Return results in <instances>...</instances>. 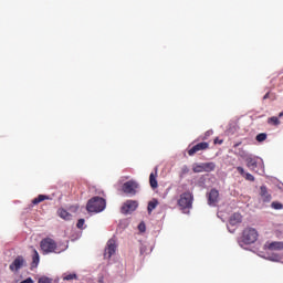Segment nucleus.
<instances>
[{
  "instance_id": "a211bd4d",
  "label": "nucleus",
  "mask_w": 283,
  "mask_h": 283,
  "mask_svg": "<svg viewBox=\"0 0 283 283\" xmlns=\"http://www.w3.org/2000/svg\"><path fill=\"white\" fill-rule=\"evenodd\" d=\"M50 196L48 195H39L36 198L32 200V205H40V202H43L45 200H51Z\"/></svg>"
},
{
  "instance_id": "f8f14e48",
  "label": "nucleus",
  "mask_w": 283,
  "mask_h": 283,
  "mask_svg": "<svg viewBox=\"0 0 283 283\" xmlns=\"http://www.w3.org/2000/svg\"><path fill=\"white\" fill-rule=\"evenodd\" d=\"M237 171L249 182H255V177L251 175V172H245L244 168H242L241 166L237 167Z\"/></svg>"
},
{
  "instance_id": "0eeeda50",
  "label": "nucleus",
  "mask_w": 283,
  "mask_h": 283,
  "mask_svg": "<svg viewBox=\"0 0 283 283\" xmlns=\"http://www.w3.org/2000/svg\"><path fill=\"white\" fill-rule=\"evenodd\" d=\"M122 189H123L124 193H128L130 196H136V190L138 189V184L134 180H129L123 185Z\"/></svg>"
},
{
  "instance_id": "4c0bfd02",
  "label": "nucleus",
  "mask_w": 283,
  "mask_h": 283,
  "mask_svg": "<svg viewBox=\"0 0 283 283\" xmlns=\"http://www.w3.org/2000/svg\"><path fill=\"white\" fill-rule=\"evenodd\" d=\"M282 116H283V112L279 114V117H280V118H282Z\"/></svg>"
},
{
  "instance_id": "9d476101",
  "label": "nucleus",
  "mask_w": 283,
  "mask_h": 283,
  "mask_svg": "<svg viewBox=\"0 0 283 283\" xmlns=\"http://www.w3.org/2000/svg\"><path fill=\"white\" fill-rule=\"evenodd\" d=\"M25 265V259L23 256H18L14 259L12 264L9 266L10 271H19V269H22V266Z\"/></svg>"
},
{
  "instance_id": "20e7f679",
  "label": "nucleus",
  "mask_w": 283,
  "mask_h": 283,
  "mask_svg": "<svg viewBox=\"0 0 283 283\" xmlns=\"http://www.w3.org/2000/svg\"><path fill=\"white\" fill-rule=\"evenodd\" d=\"M177 205L182 211H185V209H191V207H193V193L190 191L181 193Z\"/></svg>"
},
{
  "instance_id": "f3484780",
  "label": "nucleus",
  "mask_w": 283,
  "mask_h": 283,
  "mask_svg": "<svg viewBox=\"0 0 283 283\" xmlns=\"http://www.w3.org/2000/svg\"><path fill=\"white\" fill-rule=\"evenodd\" d=\"M57 214L62 218V220H72V214L63 208L57 210Z\"/></svg>"
},
{
  "instance_id": "4be33fe9",
  "label": "nucleus",
  "mask_w": 283,
  "mask_h": 283,
  "mask_svg": "<svg viewBox=\"0 0 283 283\" xmlns=\"http://www.w3.org/2000/svg\"><path fill=\"white\" fill-rule=\"evenodd\" d=\"M62 279L66 282H72V280H78V276L76 275V273H71V274H63Z\"/></svg>"
},
{
  "instance_id": "a878e982",
  "label": "nucleus",
  "mask_w": 283,
  "mask_h": 283,
  "mask_svg": "<svg viewBox=\"0 0 283 283\" xmlns=\"http://www.w3.org/2000/svg\"><path fill=\"white\" fill-rule=\"evenodd\" d=\"M237 155L240 156V158H242V159L245 160V161H247V158H249V157L251 156V155H249V153H247L244 149H240Z\"/></svg>"
},
{
  "instance_id": "dca6fc26",
  "label": "nucleus",
  "mask_w": 283,
  "mask_h": 283,
  "mask_svg": "<svg viewBox=\"0 0 283 283\" xmlns=\"http://www.w3.org/2000/svg\"><path fill=\"white\" fill-rule=\"evenodd\" d=\"M241 222H242V214H240L239 212H235V213H233V214L230 217L229 223H230L232 227H235V224H240Z\"/></svg>"
},
{
  "instance_id": "9b49d317",
  "label": "nucleus",
  "mask_w": 283,
  "mask_h": 283,
  "mask_svg": "<svg viewBox=\"0 0 283 283\" xmlns=\"http://www.w3.org/2000/svg\"><path fill=\"white\" fill-rule=\"evenodd\" d=\"M220 200V192L217 189H211L208 193V205H217Z\"/></svg>"
},
{
  "instance_id": "473e14b6",
  "label": "nucleus",
  "mask_w": 283,
  "mask_h": 283,
  "mask_svg": "<svg viewBox=\"0 0 283 283\" xmlns=\"http://www.w3.org/2000/svg\"><path fill=\"white\" fill-rule=\"evenodd\" d=\"M222 143H223L222 139H218V138L214 139V145H222Z\"/></svg>"
},
{
  "instance_id": "e433bc0d",
  "label": "nucleus",
  "mask_w": 283,
  "mask_h": 283,
  "mask_svg": "<svg viewBox=\"0 0 283 283\" xmlns=\"http://www.w3.org/2000/svg\"><path fill=\"white\" fill-rule=\"evenodd\" d=\"M240 145H242V143H237V144H234L233 147H234V148H235V147H240Z\"/></svg>"
},
{
  "instance_id": "bb28decb",
  "label": "nucleus",
  "mask_w": 283,
  "mask_h": 283,
  "mask_svg": "<svg viewBox=\"0 0 283 283\" xmlns=\"http://www.w3.org/2000/svg\"><path fill=\"white\" fill-rule=\"evenodd\" d=\"M271 207H272V209H275V210L283 209V205L280 203V202H277V201H273V202L271 203Z\"/></svg>"
},
{
  "instance_id": "7ed1b4c3",
  "label": "nucleus",
  "mask_w": 283,
  "mask_h": 283,
  "mask_svg": "<svg viewBox=\"0 0 283 283\" xmlns=\"http://www.w3.org/2000/svg\"><path fill=\"white\" fill-rule=\"evenodd\" d=\"M260 234L255 228L248 227L242 231L241 242L243 244H255Z\"/></svg>"
},
{
  "instance_id": "f704fd0d",
  "label": "nucleus",
  "mask_w": 283,
  "mask_h": 283,
  "mask_svg": "<svg viewBox=\"0 0 283 283\" xmlns=\"http://www.w3.org/2000/svg\"><path fill=\"white\" fill-rule=\"evenodd\" d=\"M139 231H145V224H139Z\"/></svg>"
},
{
  "instance_id": "39448f33",
  "label": "nucleus",
  "mask_w": 283,
  "mask_h": 283,
  "mask_svg": "<svg viewBox=\"0 0 283 283\" xmlns=\"http://www.w3.org/2000/svg\"><path fill=\"white\" fill-rule=\"evenodd\" d=\"M116 240L111 239L107 241V247L104 250V258L105 260H109V258H112V255H114L116 253Z\"/></svg>"
},
{
  "instance_id": "4468645a",
  "label": "nucleus",
  "mask_w": 283,
  "mask_h": 283,
  "mask_svg": "<svg viewBox=\"0 0 283 283\" xmlns=\"http://www.w3.org/2000/svg\"><path fill=\"white\" fill-rule=\"evenodd\" d=\"M260 196L263 200V202H269L271 200V193H269V189L266 186H261L260 187Z\"/></svg>"
},
{
  "instance_id": "2eb2a0df",
  "label": "nucleus",
  "mask_w": 283,
  "mask_h": 283,
  "mask_svg": "<svg viewBox=\"0 0 283 283\" xmlns=\"http://www.w3.org/2000/svg\"><path fill=\"white\" fill-rule=\"evenodd\" d=\"M269 251H282L283 250V242L282 241H274L266 244Z\"/></svg>"
},
{
  "instance_id": "c9c22d12",
  "label": "nucleus",
  "mask_w": 283,
  "mask_h": 283,
  "mask_svg": "<svg viewBox=\"0 0 283 283\" xmlns=\"http://www.w3.org/2000/svg\"><path fill=\"white\" fill-rule=\"evenodd\" d=\"M240 145H242V143H237V144H234L233 147H234V148H235V147H240Z\"/></svg>"
},
{
  "instance_id": "7c9ffc66",
  "label": "nucleus",
  "mask_w": 283,
  "mask_h": 283,
  "mask_svg": "<svg viewBox=\"0 0 283 283\" xmlns=\"http://www.w3.org/2000/svg\"><path fill=\"white\" fill-rule=\"evenodd\" d=\"M187 174H189V167L184 166V167L181 168V176H187Z\"/></svg>"
},
{
  "instance_id": "c85d7f7f",
  "label": "nucleus",
  "mask_w": 283,
  "mask_h": 283,
  "mask_svg": "<svg viewBox=\"0 0 283 283\" xmlns=\"http://www.w3.org/2000/svg\"><path fill=\"white\" fill-rule=\"evenodd\" d=\"M84 226H85V219H78L76 223L77 229H83Z\"/></svg>"
},
{
  "instance_id": "cd10ccee",
  "label": "nucleus",
  "mask_w": 283,
  "mask_h": 283,
  "mask_svg": "<svg viewBox=\"0 0 283 283\" xmlns=\"http://www.w3.org/2000/svg\"><path fill=\"white\" fill-rule=\"evenodd\" d=\"M38 283H52V279L48 276H42L39 279Z\"/></svg>"
},
{
  "instance_id": "aec40b11",
  "label": "nucleus",
  "mask_w": 283,
  "mask_h": 283,
  "mask_svg": "<svg viewBox=\"0 0 283 283\" xmlns=\"http://www.w3.org/2000/svg\"><path fill=\"white\" fill-rule=\"evenodd\" d=\"M203 171H216V163L210 161V163H203Z\"/></svg>"
},
{
  "instance_id": "412c9836",
  "label": "nucleus",
  "mask_w": 283,
  "mask_h": 283,
  "mask_svg": "<svg viewBox=\"0 0 283 283\" xmlns=\"http://www.w3.org/2000/svg\"><path fill=\"white\" fill-rule=\"evenodd\" d=\"M158 207V200L157 199H153L151 201L148 202V213H151V211H154V209H156Z\"/></svg>"
},
{
  "instance_id": "ddd939ff",
  "label": "nucleus",
  "mask_w": 283,
  "mask_h": 283,
  "mask_svg": "<svg viewBox=\"0 0 283 283\" xmlns=\"http://www.w3.org/2000/svg\"><path fill=\"white\" fill-rule=\"evenodd\" d=\"M158 168H155V172L149 175V185L151 189H158Z\"/></svg>"
},
{
  "instance_id": "393cba45",
  "label": "nucleus",
  "mask_w": 283,
  "mask_h": 283,
  "mask_svg": "<svg viewBox=\"0 0 283 283\" xmlns=\"http://www.w3.org/2000/svg\"><path fill=\"white\" fill-rule=\"evenodd\" d=\"M266 138H268L266 133H260L259 135H256L255 140L258 143H264V140H266Z\"/></svg>"
},
{
  "instance_id": "6ab92c4d",
  "label": "nucleus",
  "mask_w": 283,
  "mask_h": 283,
  "mask_svg": "<svg viewBox=\"0 0 283 283\" xmlns=\"http://www.w3.org/2000/svg\"><path fill=\"white\" fill-rule=\"evenodd\" d=\"M39 262H40L39 251L33 250V256H32V263H31L32 269H36V266H39Z\"/></svg>"
},
{
  "instance_id": "2f4dec72",
  "label": "nucleus",
  "mask_w": 283,
  "mask_h": 283,
  "mask_svg": "<svg viewBox=\"0 0 283 283\" xmlns=\"http://www.w3.org/2000/svg\"><path fill=\"white\" fill-rule=\"evenodd\" d=\"M21 283H34V280H32V277H28L23 280Z\"/></svg>"
},
{
  "instance_id": "f257e3e1",
  "label": "nucleus",
  "mask_w": 283,
  "mask_h": 283,
  "mask_svg": "<svg viewBox=\"0 0 283 283\" xmlns=\"http://www.w3.org/2000/svg\"><path fill=\"white\" fill-rule=\"evenodd\" d=\"M40 249L43 255H48L49 253H63L67 249V245L57 244L54 239L48 237L41 240Z\"/></svg>"
},
{
  "instance_id": "f03ea898",
  "label": "nucleus",
  "mask_w": 283,
  "mask_h": 283,
  "mask_svg": "<svg viewBox=\"0 0 283 283\" xmlns=\"http://www.w3.org/2000/svg\"><path fill=\"white\" fill-rule=\"evenodd\" d=\"M105 207H107V201L103 197H93L86 203V211L88 213H101V211H105Z\"/></svg>"
},
{
  "instance_id": "423d86ee",
  "label": "nucleus",
  "mask_w": 283,
  "mask_h": 283,
  "mask_svg": "<svg viewBox=\"0 0 283 283\" xmlns=\"http://www.w3.org/2000/svg\"><path fill=\"white\" fill-rule=\"evenodd\" d=\"M209 149V143L201 142L188 149V156H196L198 151H207Z\"/></svg>"
},
{
  "instance_id": "5701e85b",
  "label": "nucleus",
  "mask_w": 283,
  "mask_h": 283,
  "mask_svg": "<svg viewBox=\"0 0 283 283\" xmlns=\"http://www.w3.org/2000/svg\"><path fill=\"white\" fill-rule=\"evenodd\" d=\"M192 171L193 174H202V171H205V164H196L192 167Z\"/></svg>"
},
{
  "instance_id": "b1692460",
  "label": "nucleus",
  "mask_w": 283,
  "mask_h": 283,
  "mask_svg": "<svg viewBox=\"0 0 283 283\" xmlns=\"http://www.w3.org/2000/svg\"><path fill=\"white\" fill-rule=\"evenodd\" d=\"M268 125H274L275 127H277V125H280V118L275 116L269 117Z\"/></svg>"
},
{
  "instance_id": "c756f323",
  "label": "nucleus",
  "mask_w": 283,
  "mask_h": 283,
  "mask_svg": "<svg viewBox=\"0 0 283 283\" xmlns=\"http://www.w3.org/2000/svg\"><path fill=\"white\" fill-rule=\"evenodd\" d=\"M209 136H213V130H207L206 133H205V136H203V138H202V140H207V138L209 137Z\"/></svg>"
},
{
  "instance_id": "6e6552de",
  "label": "nucleus",
  "mask_w": 283,
  "mask_h": 283,
  "mask_svg": "<svg viewBox=\"0 0 283 283\" xmlns=\"http://www.w3.org/2000/svg\"><path fill=\"white\" fill-rule=\"evenodd\" d=\"M136 209H138V201L127 200L122 207V213L127 216V213H132L136 211Z\"/></svg>"
},
{
  "instance_id": "1a4fd4ad",
  "label": "nucleus",
  "mask_w": 283,
  "mask_h": 283,
  "mask_svg": "<svg viewBox=\"0 0 283 283\" xmlns=\"http://www.w3.org/2000/svg\"><path fill=\"white\" fill-rule=\"evenodd\" d=\"M245 165L250 171H253V174H258V168L260 167V163H258V158L253 156H249L245 160Z\"/></svg>"
},
{
  "instance_id": "72a5a7b5",
  "label": "nucleus",
  "mask_w": 283,
  "mask_h": 283,
  "mask_svg": "<svg viewBox=\"0 0 283 283\" xmlns=\"http://www.w3.org/2000/svg\"><path fill=\"white\" fill-rule=\"evenodd\" d=\"M266 98H270V93H266V94L263 96V101H266Z\"/></svg>"
}]
</instances>
